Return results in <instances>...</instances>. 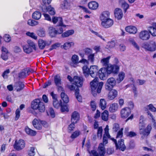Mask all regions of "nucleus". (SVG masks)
Returning <instances> with one entry per match:
<instances>
[{"instance_id":"79ce46f5","label":"nucleus","mask_w":156,"mask_h":156,"mask_svg":"<svg viewBox=\"0 0 156 156\" xmlns=\"http://www.w3.org/2000/svg\"><path fill=\"white\" fill-rule=\"evenodd\" d=\"M75 95L78 101L79 102H82V98L79 94V89L78 88H77L75 90Z\"/></svg>"},{"instance_id":"f3484780","label":"nucleus","mask_w":156,"mask_h":156,"mask_svg":"<svg viewBox=\"0 0 156 156\" xmlns=\"http://www.w3.org/2000/svg\"><path fill=\"white\" fill-rule=\"evenodd\" d=\"M44 6L42 8V10L43 12H48L51 15H54L55 14V11L54 9L51 7V5L48 6V7H46V9H44Z\"/></svg>"},{"instance_id":"5701e85b","label":"nucleus","mask_w":156,"mask_h":156,"mask_svg":"<svg viewBox=\"0 0 156 156\" xmlns=\"http://www.w3.org/2000/svg\"><path fill=\"white\" fill-rule=\"evenodd\" d=\"M39 103H40V99H37L34 100L31 103V108L34 110H37Z\"/></svg>"},{"instance_id":"6e6552de","label":"nucleus","mask_w":156,"mask_h":156,"mask_svg":"<svg viewBox=\"0 0 156 156\" xmlns=\"http://www.w3.org/2000/svg\"><path fill=\"white\" fill-rule=\"evenodd\" d=\"M73 82L77 87H81L83 85V78L77 76H74L73 78Z\"/></svg>"},{"instance_id":"c756f323","label":"nucleus","mask_w":156,"mask_h":156,"mask_svg":"<svg viewBox=\"0 0 156 156\" xmlns=\"http://www.w3.org/2000/svg\"><path fill=\"white\" fill-rule=\"evenodd\" d=\"M125 76V73L122 72H120L118 75V77L116 79V81L118 83L121 82L124 79Z\"/></svg>"},{"instance_id":"2eb2a0df","label":"nucleus","mask_w":156,"mask_h":156,"mask_svg":"<svg viewBox=\"0 0 156 156\" xmlns=\"http://www.w3.org/2000/svg\"><path fill=\"white\" fill-rule=\"evenodd\" d=\"M98 151L100 156H104L105 153V150L104 145L102 143L99 144Z\"/></svg>"},{"instance_id":"e2e57ef3","label":"nucleus","mask_w":156,"mask_h":156,"mask_svg":"<svg viewBox=\"0 0 156 156\" xmlns=\"http://www.w3.org/2000/svg\"><path fill=\"white\" fill-rule=\"evenodd\" d=\"M123 130V128H122L118 132L117 136H116V138H121L123 136V133L122 131Z\"/></svg>"},{"instance_id":"37998d69","label":"nucleus","mask_w":156,"mask_h":156,"mask_svg":"<svg viewBox=\"0 0 156 156\" xmlns=\"http://www.w3.org/2000/svg\"><path fill=\"white\" fill-rule=\"evenodd\" d=\"M95 53L91 54L88 55V61L93 64L95 60L94 56Z\"/></svg>"},{"instance_id":"4c0bfd02","label":"nucleus","mask_w":156,"mask_h":156,"mask_svg":"<svg viewBox=\"0 0 156 156\" xmlns=\"http://www.w3.org/2000/svg\"><path fill=\"white\" fill-rule=\"evenodd\" d=\"M107 103L106 101L104 99L100 100L99 105L102 110L105 109L106 107Z\"/></svg>"},{"instance_id":"bf43d9fd","label":"nucleus","mask_w":156,"mask_h":156,"mask_svg":"<svg viewBox=\"0 0 156 156\" xmlns=\"http://www.w3.org/2000/svg\"><path fill=\"white\" fill-rule=\"evenodd\" d=\"M102 128L101 126L98 128L97 132V136L98 137L101 138L102 136Z\"/></svg>"},{"instance_id":"4468645a","label":"nucleus","mask_w":156,"mask_h":156,"mask_svg":"<svg viewBox=\"0 0 156 156\" xmlns=\"http://www.w3.org/2000/svg\"><path fill=\"white\" fill-rule=\"evenodd\" d=\"M32 124L34 127L37 129L40 130L42 129V125L40 121L36 119H34L32 121Z\"/></svg>"},{"instance_id":"ea45409f","label":"nucleus","mask_w":156,"mask_h":156,"mask_svg":"<svg viewBox=\"0 0 156 156\" xmlns=\"http://www.w3.org/2000/svg\"><path fill=\"white\" fill-rule=\"evenodd\" d=\"M83 73L86 77H88L90 75L89 69L87 66H83L82 68Z\"/></svg>"},{"instance_id":"e433bc0d","label":"nucleus","mask_w":156,"mask_h":156,"mask_svg":"<svg viewBox=\"0 0 156 156\" xmlns=\"http://www.w3.org/2000/svg\"><path fill=\"white\" fill-rule=\"evenodd\" d=\"M23 48L24 51L27 54H29L33 51V49L31 47H30L27 45L23 46Z\"/></svg>"},{"instance_id":"ddd939ff","label":"nucleus","mask_w":156,"mask_h":156,"mask_svg":"<svg viewBox=\"0 0 156 156\" xmlns=\"http://www.w3.org/2000/svg\"><path fill=\"white\" fill-rule=\"evenodd\" d=\"M118 95V92L116 90L112 89L110 90L108 93V99L110 100H113Z\"/></svg>"},{"instance_id":"aec40b11","label":"nucleus","mask_w":156,"mask_h":156,"mask_svg":"<svg viewBox=\"0 0 156 156\" xmlns=\"http://www.w3.org/2000/svg\"><path fill=\"white\" fill-rule=\"evenodd\" d=\"M57 31L52 27H50L49 28V34L51 37H55L57 34Z\"/></svg>"},{"instance_id":"69168bd1","label":"nucleus","mask_w":156,"mask_h":156,"mask_svg":"<svg viewBox=\"0 0 156 156\" xmlns=\"http://www.w3.org/2000/svg\"><path fill=\"white\" fill-rule=\"evenodd\" d=\"M76 123L72 122L71 124L68 126V129L69 131V132H70L71 131L73 130L74 129L75 127V124Z\"/></svg>"},{"instance_id":"09e8293b","label":"nucleus","mask_w":156,"mask_h":156,"mask_svg":"<svg viewBox=\"0 0 156 156\" xmlns=\"http://www.w3.org/2000/svg\"><path fill=\"white\" fill-rule=\"evenodd\" d=\"M27 42L28 44L27 45H29L30 47H31L32 49H33L35 50H36L35 44L33 41L30 40H28Z\"/></svg>"},{"instance_id":"c9c22d12","label":"nucleus","mask_w":156,"mask_h":156,"mask_svg":"<svg viewBox=\"0 0 156 156\" xmlns=\"http://www.w3.org/2000/svg\"><path fill=\"white\" fill-rule=\"evenodd\" d=\"M25 131L27 134L32 136H34L36 134L35 131L31 129L28 127L25 128Z\"/></svg>"},{"instance_id":"c85d7f7f","label":"nucleus","mask_w":156,"mask_h":156,"mask_svg":"<svg viewBox=\"0 0 156 156\" xmlns=\"http://www.w3.org/2000/svg\"><path fill=\"white\" fill-rule=\"evenodd\" d=\"M144 109L146 111H148L149 109L152 112H156V108L152 104L147 105L144 107Z\"/></svg>"},{"instance_id":"0eeeda50","label":"nucleus","mask_w":156,"mask_h":156,"mask_svg":"<svg viewBox=\"0 0 156 156\" xmlns=\"http://www.w3.org/2000/svg\"><path fill=\"white\" fill-rule=\"evenodd\" d=\"M113 20L112 19L109 18L105 20L102 21L101 25L103 27L107 28L112 26L113 24Z\"/></svg>"},{"instance_id":"c03bdc74","label":"nucleus","mask_w":156,"mask_h":156,"mask_svg":"<svg viewBox=\"0 0 156 156\" xmlns=\"http://www.w3.org/2000/svg\"><path fill=\"white\" fill-rule=\"evenodd\" d=\"M108 111L107 110H105L101 114V118L102 119L105 121H107L108 119Z\"/></svg>"},{"instance_id":"864d4df0","label":"nucleus","mask_w":156,"mask_h":156,"mask_svg":"<svg viewBox=\"0 0 156 156\" xmlns=\"http://www.w3.org/2000/svg\"><path fill=\"white\" fill-rule=\"evenodd\" d=\"M26 71L23 70V69L22 71L19 74V77L20 78H25L27 75L26 73Z\"/></svg>"},{"instance_id":"6e6d98bb","label":"nucleus","mask_w":156,"mask_h":156,"mask_svg":"<svg viewBox=\"0 0 156 156\" xmlns=\"http://www.w3.org/2000/svg\"><path fill=\"white\" fill-rule=\"evenodd\" d=\"M35 148L33 147H31L30 150L28 152V155L30 156H34L35 153Z\"/></svg>"},{"instance_id":"8fccbe9b","label":"nucleus","mask_w":156,"mask_h":156,"mask_svg":"<svg viewBox=\"0 0 156 156\" xmlns=\"http://www.w3.org/2000/svg\"><path fill=\"white\" fill-rule=\"evenodd\" d=\"M62 4L64 9H68L70 6V2L69 1L67 0H64Z\"/></svg>"},{"instance_id":"4d7b16f0","label":"nucleus","mask_w":156,"mask_h":156,"mask_svg":"<svg viewBox=\"0 0 156 156\" xmlns=\"http://www.w3.org/2000/svg\"><path fill=\"white\" fill-rule=\"evenodd\" d=\"M37 33L40 36L44 37L45 35V31L43 29H40L37 31Z\"/></svg>"},{"instance_id":"4be33fe9","label":"nucleus","mask_w":156,"mask_h":156,"mask_svg":"<svg viewBox=\"0 0 156 156\" xmlns=\"http://www.w3.org/2000/svg\"><path fill=\"white\" fill-rule=\"evenodd\" d=\"M119 3L121 5L125 12H126L129 7V4L124 0H120Z\"/></svg>"},{"instance_id":"052dcab7","label":"nucleus","mask_w":156,"mask_h":156,"mask_svg":"<svg viewBox=\"0 0 156 156\" xmlns=\"http://www.w3.org/2000/svg\"><path fill=\"white\" fill-rule=\"evenodd\" d=\"M60 44L59 43H56L51 45V48L49 49V50L51 51L53 49H56L57 47H59Z\"/></svg>"},{"instance_id":"b1692460","label":"nucleus","mask_w":156,"mask_h":156,"mask_svg":"<svg viewBox=\"0 0 156 156\" xmlns=\"http://www.w3.org/2000/svg\"><path fill=\"white\" fill-rule=\"evenodd\" d=\"M88 6L89 9H96L98 6V4L95 1H92L88 4Z\"/></svg>"},{"instance_id":"3c124183","label":"nucleus","mask_w":156,"mask_h":156,"mask_svg":"<svg viewBox=\"0 0 156 156\" xmlns=\"http://www.w3.org/2000/svg\"><path fill=\"white\" fill-rule=\"evenodd\" d=\"M112 73L114 74H117L119 70V67L116 65H112Z\"/></svg>"},{"instance_id":"7c9ffc66","label":"nucleus","mask_w":156,"mask_h":156,"mask_svg":"<svg viewBox=\"0 0 156 156\" xmlns=\"http://www.w3.org/2000/svg\"><path fill=\"white\" fill-rule=\"evenodd\" d=\"M54 81L55 85L57 86H59L62 84L61 77L58 75H56L54 77Z\"/></svg>"},{"instance_id":"cd10ccee","label":"nucleus","mask_w":156,"mask_h":156,"mask_svg":"<svg viewBox=\"0 0 156 156\" xmlns=\"http://www.w3.org/2000/svg\"><path fill=\"white\" fill-rule=\"evenodd\" d=\"M16 89L17 91H20L22 90L24 87V83L21 82H19L16 84Z\"/></svg>"},{"instance_id":"0e129e2a","label":"nucleus","mask_w":156,"mask_h":156,"mask_svg":"<svg viewBox=\"0 0 156 156\" xmlns=\"http://www.w3.org/2000/svg\"><path fill=\"white\" fill-rule=\"evenodd\" d=\"M69 88L71 90H76L77 88H78L77 86L74 83L68 86Z\"/></svg>"},{"instance_id":"a211bd4d","label":"nucleus","mask_w":156,"mask_h":156,"mask_svg":"<svg viewBox=\"0 0 156 156\" xmlns=\"http://www.w3.org/2000/svg\"><path fill=\"white\" fill-rule=\"evenodd\" d=\"M126 32L130 34H135L137 31L136 27L134 26H130L127 27L125 28Z\"/></svg>"},{"instance_id":"473e14b6","label":"nucleus","mask_w":156,"mask_h":156,"mask_svg":"<svg viewBox=\"0 0 156 156\" xmlns=\"http://www.w3.org/2000/svg\"><path fill=\"white\" fill-rule=\"evenodd\" d=\"M74 33V31L73 30H67L62 34V37H67L73 35Z\"/></svg>"},{"instance_id":"bb28decb","label":"nucleus","mask_w":156,"mask_h":156,"mask_svg":"<svg viewBox=\"0 0 156 156\" xmlns=\"http://www.w3.org/2000/svg\"><path fill=\"white\" fill-rule=\"evenodd\" d=\"M111 58V56H109L105 58H103L102 59L101 61V62L102 65L105 67H106L109 65V60Z\"/></svg>"},{"instance_id":"f257e3e1","label":"nucleus","mask_w":156,"mask_h":156,"mask_svg":"<svg viewBox=\"0 0 156 156\" xmlns=\"http://www.w3.org/2000/svg\"><path fill=\"white\" fill-rule=\"evenodd\" d=\"M90 75L93 77L95 78L94 80L90 83L92 93L93 96H95L97 93H100L101 91L102 87L103 85V82H100L99 83L98 86L97 88L98 82V79L96 77L98 75V66H91L89 68Z\"/></svg>"},{"instance_id":"a878e982","label":"nucleus","mask_w":156,"mask_h":156,"mask_svg":"<svg viewBox=\"0 0 156 156\" xmlns=\"http://www.w3.org/2000/svg\"><path fill=\"white\" fill-rule=\"evenodd\" d=\"M119 105L117 103H114L111 105L109 108V111L110 112H114L117 111L118 109Z\"/></svg>"},{"instance_id":"f03ea898","label":"nucleus","mask_w":156,"mask_h":156,"mask_svg":"<svg viewBox=\"0 0 156 156\" xmlns=\"http://www.w3.org/2000/svg\"><path fill=\"white\" fill-rule=\"evenodd\" d=\"M143 47L145 49L150 51H154L156 49V44L154 41H151L149 43H144L143 44Z\"/></svg>"},{"instance_id":"412c9836","label":"nucleus","mask_w":156,"mask_h":156,"mask_svg":"<svg viewBox=\"0 0 156 156\" xmlns=\"http://www.w3.org/2000/svg\"><path fill=\"white\" fill-rule=\"evenodd\" d=\"M52 22L54 24H55L58 22V25L59 26H63L62 20L61 17H53L52 18Z\"/></svg>"},{"instance_id":"2f4dec72","label":"nucleus","mask_w":156,"mask_h":156,"mask_svg":"<svg viewBox=\"0 0 156 156\" xmlns=\"http://www.w3.org/2000/svg\"><path fill=\"white\" fill-rule=\"evenodd\" d=\"M62 104V101L61 100L58 101L57 100H55L53 101V106L56 109H58L60 107Z\"/></svg>"},{"instance_id":"13d9d810","label":"nucleus","mask_w":156,"mask_h":156,"mask_svg":"<svg viewBox=\"0 0 156 156\" xmlns=\"http://www.w3.org/2000/svg\"><path fill=\"white\" fill-rule=\"evenodd\" d=\"M80 134V132L79 131H76L74 132L71 136L72 139H74L78 137Z\"/></svg>"},{"instance_id":"dca6fc26","label":"nucleus","mask_w":156,"mask_h":156,"mask_svg":"<svg viewBox=\"0 0 156 156\" xmlns=\"http://www.w3.org/2000/svg\"><path fill=\"white\" fill-rule=\"evenodd\" d=\"M80 119V115L79 113L76 112H73L71 115V121L72 122L77 123L78 121Z\"/></svg>"},{"instance_id":"72a5a7b5","label":"nucleus","mask_w":156,"mask_h":156,"mask_svg":"<svg viewBox=\"0 0 156 156\" xmlns=\"http://www.w3.org/2000/svg\"><path fill=\"white\" fill-rule=\"evenodd\" d=\"M41 14L40 12L36 11L32 14V17L33 19L38 20L41 18Z\"/></svg>"},{"instance_id":"1a4fd4ad","label":"nucleus","mask_w":156,"mask_h":156,"mask_svg":"<svg viewBox=\"0 0 156 156\" xmlns=\"http://www.w3.org/2000/svg\"><path fill=\"white\" fill-rule=\"evenodd\" d=\"M116 149H119L120 150L124 151L126 148V147L124 144V140L122 139H120V140L118 141V143L116 142L115 144Z\"/></svg>"},{"instance_id":"603ef678","label":"nucleus","mask_w":156,"mask_h":156,"mask_svg":"<svg viewBox=\"0 0 156 156\" xmlns=\"http://www.w3.org/2000/svg\"><path fill=\"white\" fill-rule=\"evenodd\" d=\"M106 69L107 70V72L108 74H110L112 73V65L109 64V65L106 66Z\"/></svg>"},{"instance_id":"6ab92c4d","label":"nucleus","mask_w":156,"mask_h":156,"mask_svg":"<svg viewBox=\"0 0 156 156\" xmlns=\"http://www.w3.org/2000/svg\"><path fill=\"white\" fill-rule=\"evenodd\" d=\"M110 12L107 11L103 12L101 14L100 16V19L102 21L109 19L110 17Z\"/></svg>"},{"instance_id":"20e7f679","label":"nucleus","mask_w":156,"mask_h":156,"mask_svg":"<svg viewBox=\"0 0 156 156\" xmlns=\"http://www.w3.org/2000/svg\"><path fill=\"white\" fill-rule=\"evenodd\" d=\"M98 73L100 78L102 80H105L108 76L107 70L105 67L101 68L98 71Z\"/></svg>"},{"instance_id":"7ed1b4c3","label":"nucleus","mask_w":156,"mask_h":156,"mask_svg":"<svg viewBox=\"0 0 156 156\" xmlns=\"http://www.w3.org/2000/svg\"><path fill=\"white\" fill-rule=\"evenodd\" d=\"M116 81L113 77L108 78L105 84V88L106 90H110L115 85Z\"/></svg>"},{"instance_id":"338daca9","label":"nucleus","mask_w":156,"mask_h":156,"mask_svg":"<svg viewBox=\"0 0 156 156\" xmlns=\"http://www.w3.org/2000/svg\"><path fill=\"white\" fill-rule=\"evenodd\" d=\"M61 110L62 112H64L67 111V107L66 105L65 104H62L61 106Z\"/></svg>"},{"instance_id":"de8ad7c7","label":"nucleus","mask_w":156,"mask_h":156,"mask_svg":"<svg viewBox=\"0 0 156 156\" xmlns=\"http://www.w3.org/2000/svg\"><path fill=\"white\" fill-rule=\"evenodd\" d=\"M72 61L74 64H76L79 63V57L76 55H74L72 56Z\"/></svg>"},{"instance_id":"a18cd8bd","label":"nucleus","mask_w":156,"mask_h":156,"mask_svg":"<svg viewBox=\"0 0 156 156\" xmlns=\"http://www.w3.org/2000/svg\"><path fill=\"white\" fill-rule=\"evenodd\" d=\"M38 45L40 49H43L46 45V41L41 39L39 40L38 41Z\"/></svg>"},{"instance_id":"49530a36","label":"nucleus","mask_w":156,"mask_h":156,"mask_svg":"<svg viewBox=\"0 0 156 156\" xmlns=\"http://www.w3.org/2000/svg\"><path fill=\"white\" fill-rule=\"evenodd\" d=\"M38 23L37 21L32 19H29L27 21V24L31 26L37 25L38 24Z\"/></svg>"},{"instance_id":"680f3d73","label":"nucleus","mask_w":156,"mask_h":156,"mask_svg":"<svg viewBox=\"0 0 156 156\" xmlns=\"http://www.w3.org/2000/svg\"><path fill=\"white\" fill-rule=\"evenodd\" d=\"M84 51L87 55H89L92 54V50L91 49L89 48H86L84 49Z\"/></svg>"},{"instance_id":"5fc2aeb1","label":"nucleus","mask_w":156,"mask_h":156,"mask_svg":"<svg viewBox=\"0 0 156 156\" xmlns=\"http://www.w3.org/2000/svg\"><path fill=\"white\" fill-rule=\"evenodd\" d=\"M26 34L27 36L31 37L35 40H36L37 39V36L35 35V34L33 32H27L26 33Z\"/></svg>"},{"instance_id":"39448f33","label":"nucleus","mask_w":156,"mask_h":156,"mask_svg":"<svg viewBox=\"0 0 156 156\" xmlns=\"http://www.w3.org/2000/svg\"><path fill=\"white\" fill-rule=\"evenodd\" d=\"M25 143L23 140H20L17 141L16 140L15 143L14 145V147L15 149L18 151L21 150L23 149L25 147Z\"/></svg>"},{"instance_id":"a19ab883","label":"nucleus","mask_w":156,"mask_h":156,"mask_svg":"<svg viewBox=\"0 0 156 156\" xmlns=\"http://www.w3.org/2000/svg\"><path fill=\"white\" fill-rule=\"evenodd\" d=\"M74 45V43L73 42H66L63 45V48L65 50H67L69 49L72 46H73Z\"/></svg>"},{"instance_id":"f8f14e48","label":"nucleus","mask_w":156,"mask_h":156,"mask_svg":"<svg viewBox=\"0 0 156 156\" xmlns=\"http://www.w3.org/2000/svg\"><path fill=\"white\" fill-rule=\"evenodd\" d=\"M151 129V126L149 125L145 129H143L140 130V134L144 136H147L150 134Z\"/></svg>"},{"instance_id":"9b49d317","label":"nucleus","mask_w":156,"mask_h":156,"mask_svg":"<svg viewBox=\"0 0 156 156\" xmlns=\"http://www.w3.org/2000/svg\"><path fill=\"white\" fill-rule=\"evenodd\" d=\"M115 17L118 20L121 19L123 17V12L122 10L119 8H116L114 11Z\"/></svg>"},{"instance_id":"393cba45","label":"nucleus","mask_w":156,"mask_h":156,"mask_svg":"<svg viewBox=\"0 0 156 156\" xmlns=\"http://www.w3.org/2000/svg\"><path fill=\"white\" fill-rule=\"evenodd\" d=\"M148 30L152 36H156V23H154L153 26L150 27Z\"/></svg>"},{"instance_id":"58836bf2","label":"nucleus","mask_w":156,"mask_h":156,"mask_svg":"<svg viewBox=\"0 0 156 156\" xmlns=\"http://www.w3.org/2000/svg\"><path fill=\"white\" fill-rule=\"evenodd\" d=\"M38 106V108L37 110H38L39 112H44L45 109V105L44 103L42 102L41 101L40 99V103H39V104Z\"/></svg>"},{"instance_id":"423d86ee","label":"nucleus","mask_w":156,"mask_h":156,"mask_svg":"<svg viewBox=\"0 0 156 156\" xmlns=\"http://www.w3.org/2000/svg\"><path fill=\"white\" fill-rule=\"evenodd\" d=\"M131 113L130 108L128 107L122 108L121 111V117L122 118L126 119L128 117Z\"/></svg>"},{"instance_id":"9d476101","label":"nucleus","mask_w":156,"mask_h":156,"mask_svg":"<svg viewBox=\"0 0 156 156\" xmlns=\"http://www.w3.org/2000/svg\"><path fill=\"white\" fill-rule=\"evenodd\" d=\"M150 34L147 30L141 31L139 34L140 38L143 40H146L150 38Z\"/></svg>"},{"instance_id":"774afa93","label":"nucleus","mask_w":156,"mask_h":156,"mask_svg":"<svg viewBox=\"0 0 156 156\" xmlns=\"http://www.w3.org/2000/svg\"><path fill=\"white\" fill-rule=\"evenodd\" d=\"M119 125L117 123H115L113 125V130L114 132H117L119 129Z\"/></svg>"},{"instance_id":"f704fd0d","label":"nucleus","mask_w":156,"mask_h":156,"mask_svg":"<svg viewBox=\"0 0 156 156\" xmlns=\"http://www.w3.org/2000/svg\"><path fill=\"white\" fill-rule=\"evenodd\" d=\"M61 98L65 103H67L69 102V99L68 96L64 92L61 94Z\"/></svg>"}]
</instances>
